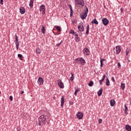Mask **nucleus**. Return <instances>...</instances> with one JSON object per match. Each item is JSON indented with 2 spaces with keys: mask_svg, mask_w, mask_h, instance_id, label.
<instances>
[{
  "mask_svg": "<svg viewBox=\"0 0 131 131\" xmlns=\"http://www.w3.org/2000/svg\"><path fill=\"white\" fill-rule=\"evenodd\" d=\"M48 116L47 115H42L38 118V125L40 126L41 124H43L45 123V121L47 120V117Z\"/></svg>",
  "mask_w": 131,
  "mask_h": 131,
  "instance_id": "nucleus-1",
  "label": "nucleus"
},
{
  "mask_svg": "<svg viewBox=\"0 0 131 131\" xmlns=\"http://www.w3.org/2000/svg\"><path fill=\"white\" fill-rule=\"evenodd\" d=\"M89 13V8H88V7L85 5V10L83 14H81L80 15V18L82 20H85V19H86V17H88V14Z\"/></svg>",
  "mask_w": 131,
  "mask_h": 131,
  "instance_id": "nucleus-2",
  "label": "nucleus"
},
{
  "mask_svg": "<svg viewBox=\"0 0 131 131\" xmlns=\"http://www.w3.org/2000/svg\"><path fill=\"white\" fill-rule=\"evenodd\" d=\"M77 64H81V65H85V60L82 57H78L75 59Z\"/></svg>",
  "mask_w": 131,
  "mask_h": 131,
  "instance_id": "nucleus-3",
  "label": "nucleus"
},
{
  "mask_svg": "<svg viewBox=\"0 0 131 131\" xmlns=\"http://www.w3.org/2000/svg\"><path fill=\"white\" fill-rule=\"evenodd\" d=\"M75 6H80L81 7H84V0H75Z\"/></svg>",
  "mask_w": 131,
  "mask_h": 131,
  "instance_id": "nucleus-4",
  "label": "nucleus"
},
{
  "mask_svg": "<svg viewBox=\"0 0 131 131\" xmlns=\"http://www.w3.org/2000/svg\"><path fill=\"white\" fill-rule=\"evenodd\" d=\"M15 40H14V42L16 47V50L18 51V50H19V46H20V44L19 43V39H18V36H17V34H15Z\"/></svg>",
  "mask_w": 131,
  "mask_h": 131,
  "instance_id": "nucleus-5",
  "label": "nucleus"
},
{
  "mask_svg": "<svg viewBox=\"0 0 131 131\" xmlns=\"http://www.w3.org/2000/svg\"><path fill=\"white\" fill-rule=\"evenodd\" d=\"M78 29L79 31H84V27H83V23H80L78 25Z\"/></svg>",
  "mask_w": 131,
  "mask_h": 131,
  "instance_id": "nucleus-6",
  "label": "nucleus"
},
{
  "mask_svg": "<svg viewBox=\"0 0 131 131\" xmlns=\"http://www.w3.org/2000/svg\"><path fill=\"white\" fill-rule=\"evenodd\" d=\"M83 52L84 55H85V56H90L91 54V51H90V49L88 48H85L83 50Z\"/></svg>",
  "mask_w": 131,
  "mask_h": 131,
  "instance_id": "nucleus-7",
  "label": "nucleus"
},
{
  "mask_svg": "<svg viewBox=\"0 0 131 131\" xmlns=\"http://www.w3.org/2000/svg\"><path fill=\"white\" fill-rule=\"evenodd\" d=\"M60 106L62 108L64 107V104H65V96H62L61 98Z\"/></svg>",
  "mask_w": 131,
  "mask_h": 131,
  "instance_id": "nucleus-8",
  "label": "nucleus"
},
{
  "mask_svg": "<svg viewBox=\"0 0 131 131\" xmlns=\"http://www.w3.org/2000/svg\"><path fill=\"white\" fill-rule=\"evenodd\" d=\"M102 24L104 25V26H107V25L109 24V20L106 18H103L102 19Z\"/></svg>",
  "mask_w": 131,
  "mask_h": 131,
  "instance_id": "nucleus-9",
  "label": "nucleus"
},
{
  "mask_svg": "<svg viewBox=\"0 0 131 131\" xmlns=\"http://www.w3.org/2000/svg\"><path fill=\"white\" fill-rule=\"evenodd\" d=\"M58 85L60 88V89H64V83H63V82H62V80H58Z\"/></svg>",
  "mask_w": 131,
  "mask_h": 131,
  "instance_id": "nucleus-10",
  "label": "nucleus"
},
{
  "mask_svg": "<svg viewBox=\"0 0 131 131\" xmlns=\"http://www.w3.org/2000/svg\"><path fill=\"white\" fill-rule=\"evenodd\" d=\"M78 119H82L83 117V114L81 112H78L76 114Z\"/></svg>",
  "mask_w": 131,
  "mask_h": 131,
  "instance_id": "nucleus-11",
  "label": "nucleus"
},
{
  "mask_svg": "<svg viewBox=\"0 0 131 131\" xmlns=\"http://www.w3.org/2000/svg\"><path fill=\"white\" fill-rule=\"evenodd\" d=\"M54 28H56L57 31H58V34H61V31H62V28L59 26H55Z\"/></svg>",
  "mask_w": 131,
  "mask_h": 131,
  "instance_id": "nucleus-12",
  "label": "nucleus"
},
{
  "mask_svg": "<svg viewBox=\"0 0 131 131\" xmlns=\"http://www.w3.org/2000/svg\"><path fill=\"white\" fill-rule=\"evenodd\" d=\"M116 52L117 55H119L120 54V52H121V49H120V46H116Z\"/></svg>",
  "mask_w": 131,
  "mask_h": 131,
  "instance_id": "nucleus-13",
  "label": "nucleus"
},
{
  "mask_svg": "<svg viewBox=\"0 0 131 131\" xmlns=\"http://www.w3.org/2000/svg\"><path fill=\"white\" fill-rule=\"evenodd\" d=\"M69 7L70 8V17H72L73 16V10L72 9V6H71V4L69 5Z\"/></svg>",
  "mask_w": 131,
  "mask_h": 131,
  "instance_id": "nucleus-14",
  "label": "nucleus"
},
{
  "mask_svg": "<svg viewBox=\"0 0 131 131\" xmlns=\"http://www.w3.org/2000/svg\"><path fill=\"white\" fill-rule=\"evenodd\" d=\"M37 82H38V84H40V85L43 84V79H42V78H41V77H39L38 79Z\"/></svg>",
  "mask_w": 131,
  "mask_h": 131,
  "instance_id": "nucleus-15",
  "label": "nucleus"
},
{
  "mask_svg": "<svg viewBox=\"0 0 131 131\" xmlns=\"http://www.w3.org/2000/svg\"><path fill=\"white\" fill-rule=\"evenodd\" d=\"M19 12L21 15H23V14H25V8L23 7H20Z\"/></svg>",
  "mask_w": 131,
  "mask_h": 131,
  "instance_id": "nucleus-16",
  "label": "nucleus"
},
{
  "mask_svg": "<svg viewBox=\"0 0 131 131\" xmlns=\"http://www.w3.org/2000/svg\"><path fill=\"white\" fill-rule=\"evenodd\" d=\"M40 12H42V11H46V6L45 5L42 4L40 6L39 8Z\"/></svg>",
  "mask_w": 131,
  "mask_h": 131,
  "instance_id": "nucleus-17",
  "label": "nucleus"
},
{
  "mask_svg": "<svg viewBox=\"0 0 131 131\" xmlns=\"http://www.w3.org/2000/svg\"><path fill=\"white\" fill-rule=\"evenodd\" d=\"M89 33H90V25L88 24L86 28L85 34H86L87 35H89Z\"/></svg>",
  "mask_w": 131,
  "mask_h": 131,
  "instance_id": "nucleus-18",
  "label": "nucleus"
},
{
  "mask_svg": "<svg viewBox=\"0 0 131 131\" xmlns=\"http://www.w3.org/2000/svg\"><path fill=\"white\" fill-rule=\"evenodd\" d=\"M69 33L70 34H73V35H74V36H76L77 35H78V34H77V33H76V32H75V31H74V30H71L70 31V32H69Z\"/></svg>",
  "mask_w": 131,
  "mask_h": 131,
  "instance_id": "nucleus-19",
  "label": "nucleus"
},
{
  "mask_svg": "<svg viewBox=\"0 0 131 131\" xmlns=\"http://www.w3.org/2000/svg\"><path fill=\"white\" fill-rule=\"evenodd\" d=\"M92 24H95L96 25H98L99 24V22L97 21V18H95L91 21Z\"/></svg>",
  "mask_w": 131,
  "mask_h": 131,
  "instance_id": "nucleus-20",
  "label": "nucleus"
},
{
  "mask_svg": "<svg viewBox=\"0 0 131 131\" xmlns=\"http://www.w3.org/2000/svg\"><path fill=\"white\" fill-rule=\"evenodd\" d=\"M110 105L112 106V107H113L114 105H115V100L112 99L110 100Z\"/></svg>",
  "mask_w": 131,
  "mask_h": 131,
  "instance_id": "nucleus-21",
  "label": "nucleus"
},
{
  "mask_svg": "<svg viewBox=\"0 0 131 131\" xmlns=\"http://www.w3.org/2000/svg\"><path fill=\"white\" fill-rule=\"evenodd\" d=\"M75 40L76 42H79L80 41V38L78 37V35L75 37Z\"/></svg>",
  "mask_w": 131,
  "mask_h": 131,
  "instance_id": "nucleus-22",
  "label": "nucleus"
},
{
  "mask_svg": "<svg viewBox=\"0 0 131 131\" xmlns=\"http://www.w3.org/2000/svg\"><path fill=\"white\" fill-rule=\"evenodd\" d=\"M34 2V0H30V3H29V6L30 7L31 9H32L33 8V2Z\"/></svg>",
  "mask_w": 131,
  "mask_h": 131,
  "instance_id": "nucleus-23",
  "label": "nucleus"
},
{
  "mask_svg": "<svg viewBox=\"0 0 131 131\" xmlns=\"http://www.w3.org/2000/svg\"><path fill=\"white\" fill-rule=\"evenodd\" d=\"M103 92V90L100 89L97 92L98 97L102 96V93Z\"/></svg>",
  "mask_w": 131,
  "mask_h": 131,
  "instance_id": "nucleus-24",
  "label": "nucleus"
},
{
  "mask_svg": "<svg viewBox=\"0 0 131 131\" xmlns=\"http://www.w3.org/2000/svg\"><path fill=\"white\" fill-rule=\"evenodd\" d=\"M125 129L127 131H130L131 130V126L129 125H126L125 126Z\"/></svg>",
  "mask_w": 131,
  "mask_h": 131,
  "instance_id": "nucleus-25",
  "label": "nucleus"
},
{
  "mask_svg": "<svg viewBox=\"0 0 131 131\" xmlns=\"http://www.w3.org/2000/svg\"><path fill=\"white\" fill-rule=\"evenodd\" d=\"M41 31L43 34H45L46 33V29L45 28V26H42V28L41 29Z\"/></svg>",
  "mask_w": 131,
  "mask_h": 131,
  "instance_id": "nucleus-26",
  "label": "nucleus"
},
{
  "mask_svg": "<svg viewBox=\"0 0 131 131\" xmlns=\"http://www.w3.org/2000/svg\"><path fill=\"white\" fill-rule=\"evenodd\" d=\"M105 61V59L101 58L100 59V67H103V61Z\"/></svg>",
  "mask_w": 131,
  "mask_h": 131,
  "instance_id": "nucleus-27",
  "label": "nucleus"
},
{
  "mask_svg": "<svg viewBox=\"0 0 131 131\" xmlns=\"http://www.w3.org/2000/svg\"><path fill=\"white\" fill-rule=\"evenodd\" d=\"M106 85L107 86H109L110 85V81L109 80V79L107 78L106 79Z\"/></svg>",
  "mask_w": 131,
  "mask_h": 131,
  "instance_id": "nucleus-28",
  "label": "nucleus"
},
{
  "mask_svg": "<svg viewBox=\"0 0 131 131\" xmlns=\"http://www.w3.org/2000/svg\"><path fill=\"white\" fill-rule=\"evenodd\" d=\"M121 89L122 90V91H124V89H125V84H124L123 83H121Z\"/></svg>",
  "mask_w": 131,
  "mask_h": 131,
  "instance_id": "nucleus-29",
  "label": "nucleus"
},
{
  "mask_svg": "<svg viewBox=\"0 0 131 131\" xmlns=\"http://www.w3.org/2000/svg\"><path fill=\"white\" fill-rule=\"evenodd\" d=\"M36 52L37 54H40V53H41V50L40 49H39V48H38L36 49Z\"/></svg>",
  "mask_w": 131,
  "mask_h": 131,
  "instance_id": "nucleus-30",
  "label": "nucleus"
},
{
  "mask_svg": "<svg viewBox=\"0 0 131 131\" xmlns=\"http://www.w3.org/2000/svg\"><path fill=\"white\" fill-rule=\"evenodd\" d=\"M71 77L70 78V79L71 81H73V80L74 79V77L73 76L74 75V74H73V73H71Z\"/></svg>",
  "mask_w": 131,
  "mask_h": 131,
  "instance_id": "nucleus-31",
  "label": "nucleus"
},
{
  "mask_svg": "<svg viewBox=\"0 0 131 131\" xmlns=\"http://www.w3.org/2000/svg\"><path fill=\"white\" fill-rule=\"evenodd\" d=\"M88 85L89 86H93V85H94V82L93 81H90Z\"/></svg>",
  "mask_w": 131,
  "mask_h": 131,
  "instance_id": "nucleus-32",
  "label": "nucleus"
},
{
  "mask_svg": "<svg viewBox=\"0 0 131 131\" xmlns=\"http://www.w3.org/2000/svg\"><path fill=\"white\" fill-rule=\"evenodd\" d=\"M79 92V89H77L75 90V92H74V95L75 96H77V92Z\"/></svg>",
  "mask_w": 131,
  "mask_h": 131,
  "instance_id": "nucleus-33",
  "label": "nucleus"
},
{
  "mask_svg": "<svg viewBox=\"0 0 131 131\" xmlns=\"http://www.w3.org/2000/svg\"><path fill=\"white\" fill-rule=\"evenodd\" d=\"M17 56H18V58H20V60H23V59H22V58H23V55H22V54H18L17 55Z\"/></svg>",
  "mask_w": 131,
  "mask_h": 131,
  "instance_id": "nucleus-34",
  "label": "nucleus"
},
{
  "mask_svg": "<svg viewBox=\"0 0 131 131\" xmlns=\"http://www.w3.org/2000/svg\"><path fill=\"white\" fill-rule=\"evenodd\" d=\"M105 78H106V75L104 74L101 80H102V81H104L105 80Z\"/></svg>",
  "mask_w": 131,
  "mask_h": 131,
  "instance_id": "nucleus-35",
  "label": "nucleus"
},
{
  "mask_svg": "<svg viewBox=\"0 0 131 131\" xmlns=\"http://www.w3.org/2000/svg\"><path fill=\"white\" fill-rule=\"evenodd\" d=\"M124 107H125L124 112L125 113L126 111H128V107L126 106V104H124Z\"/></svg>",
  "mask_w": 131,
  "mask_h": 131,
  "instance_id": "nucleus-36",
  "label": "nucleus"
},
{
  "mask_svg": "<svg viewBox=\"0 0 131 131\" xmlns=\"http://www.w3.org/2000/svg\"><path fill=\"white\" fill-rule=\"evenodd\" d=\"M126 55L127 56L128 55V53H129V49H126L125 51Z\"/></svg>",
  "mask_w": 131,
  "mask_h": 131,
  "instance_id": "nucleus-37",
  "label": "nucleus"
},
{
  "mask_svg": "<svg viewBox=\"0 0 131 131\" xmlns=\"http://www.w3.org/2000/svg\"><path fill=\"white\" fill-rule=\"evenodd\" d=\"M118 68H120V69H121V64H120V62H118Z\"/></svg>",
  "mask_w": 131,
  "mask_h": 131,
  "instance_id": "nucleus-38",
  "label": "nucleus"
},
{
  "mask_svg": "<svg viewBox=\"0 0 131 131\" xmlns=\"http://www.w3.org/2000/svg\"><path fill=\"white\" fill-rule=\"evenodd\" d=\"M102 119H98V123H99V124L102 123Z\"/></svg>",
  "mask_w": 131,
  "mask_h": 131,
  "instance_id": "nucleus-39",
  "label": "nucleus"
},
{
  "mask_svg": "<svg viewBox=\"0 0 131 131\" xmlns=\"http://www.w3.org/2000/svg\"><path fill=\"white\" fill-rule=\"evenodd\" d=\"M62 42L63 41H61V42L59 43L56 44V47H60V46L61 45V43H62Z\"/></svg>",
  "mask_w": 131,
  "mask_h": 131,
  "instance_id": "nucleus-40",
  "label": "nucleus"
},
{
  "mask_svg": "<svg viewBox=\"0 0 131 131\" xmlns=\"http://www.w3.org/2000/svg\"><path fill=\"white\" fill-rule=\"evenodd\" d=\"M111 80H112L113 82H115V79H114V77H112L111 78Z\"/></svg>",
  "mask_w": 131,
  "mask_h": 131,
  "instance_id": "nucleus-41",
  "label": "nucleus"
},
{
  "mask_svg": "<svg viewBox=\"0 0 131 131\" xmlns=\"http://www.w3.org/2000/svg\"><path fill=\"white\" fill-rule=\"evenodd\" d=\"M1 5H4V0H0Z\"/></svg>",
  "mask_w": 131,
  "mask_h": 131,
  "instance_id": "nucleus-42",
  "label": "nucleus"
},
{
  "mask_svg": "<svg viewBox=\"0 0 131 131\" xmlns=\"http://www.w3.org/2000/svg\"><path fill=\"white\" fill-rule=\"evenodd\" d=\"M9 100H10V101H13V96H10L9 97Z\"/></svg>",
  "mask_w": 131,
  "mask_h": 131,
  "instance_id": "nucleus-43",
  "label": "nucleus"
},
{
  "mask_svg": "<svg viewBox=\"0 0 131 131\" xmlns=\"http://www.w3.org/2000/svg\"><path fill=\"white\" fill-rule=\"evenodd\" d=\"M103 82V81L102 80H99V84L102 85V83Z\"/></svg>",
  "mask_w": 131,
  "mask_h": 131,
  "instance_id": "nucleus-44",
  "label": "nucleus"
},
{
  "mask_svg": "<svg viewBox=\"0 0 131 131\" xmlns=\"http://www.w3.org/2000/svg\"><path fill=\"white\" fill-rule=\"evenodd\" d=\"M69 104H70V105H73L74 103H73V102L70 101L69 102Z\"/></svg>",
  "mask_w": 131,
  "mask_h": 131,
  "instance_id": "nucleus-45",
  "label": "nucleus"
},
{
  "mask_svg": "<svg viewBox=\"0 0 131 131\" xmlns=\"http://www.w3.org/2000/svg\"><path fill=\"white\" fill-rule=\"evenodd\" d=\"M42 15H45V14H46V11L45 10L42 11Z\"/></svg>",
  "mask_w": 131,
  "mask_h": 131,
  "instance_id": "nucleus-46",
  "label": "nucleus"
},
{
  "mask_svg": "<svg viewBox=\"0 0 131 131\" xmlns=\"http://www.w3.org/2000/svg\"><path fill=\"white\" fill-rule=\"evenodd\" d=\"M121 13L123 12V9L122 8H120Z\"/></svg>",
  "mask_w": 131,
  "mask_h": 131,
  "instance_id": "nucleus-47",
  "label": "nucleus"
},
{
  "mask_svg": "<svg viewBox=\"0 0 131 131\" xmlns=\"http://www.w3.org/2000/svg\"><path fill=\"white\" fill-rule=\"evenodd\" d=\"M21 95H23L24 94V91H22L20 93Z\"/></svg>",
  "mask_w": 131,
  "mask_h": 131,
  "instance_id": "nucleus-48",
  "label": "nucleus"
},
{
  "mask_svg": "<svg viewBox=\"0 0 131 131\" xmlns=\"http://www.w3.org/2000/svg\"><path fill=\"white\" fill-rule=\"evenodd\" d=\"M125 114H126V115H127V114H128V113H127V111H126V112H125Z\"/></svg>",
  "mask_w": 131,
  "mask_h": 131,
  "instance_id": "nucleus-49",
  "label": "nucleus"
},
{
  "mask_svg": "<svg viewBox=\"0 0 131 131\" xmlns=\"http://www.w3.org/2000/svg\"><path fill=\"white\" fill-rule=\"evenodd\" d=\"M128 62H130V60H128Z\"/></svg>",
  "mask_w": 131,
  "mask_h": 131,
  "instance_id": "nucleus-50",
  "label": "nucleus"
},
{
  "mask_svg": "<svg viewBox=\"0 0 131 131\" xmlns=\"http://www.w3.org/2000/svg\"><path fill=\"white\" fill-rule=\"evenodd\" d=\"M104 7L105 8V9H106V6H104Z\"/></svg>",
  "mask_w": 131,
  "mask_h": 131,
  "instance_id": "nucleus-51",
  "label": "nucleus"
},
{
  "mask_svg": "<svg viewBox=\"0 0 131 131\" xmlns=\"http://www.w3.org/2000/svg\"><path fill=\"white\" fill-rule=\"evenodd\" d=\"M1 94H2V92L0 91V95H1Z\"/></svg>",
  "mask_w": 131,
  "mask_h": 131,
  "instance_id": "nucleus-52",
  "label": "nucleus"
},
{
  "mask_svg": "<svg viewBox=\"0 0 131 131\" xmlns=\"http://www.w3.org/2000/svg\"><path fill=\"white\" fill-rule=\"evenodd\" d=\"M53 33H54V32H53V31H52Z\"/></svg>",
  "mask_w": 131,
  "mask_h": 131,
  "instance_id": "nucleus-53",
  "label": "nucleus"
},
{
  "mask_svg": "<svg viewBox=\"0 0 131 131\" xmlns=\"http://www.w3.org/2000/svg\"><path fill=\"white\" fill-rule=\"evenodd\" d=\"M79 131H82L81 130H79Z\"/></svg>",
  "mask_w": 131,
  "mask_h": 131,
  "instance_id": "nucleus-54",
  "label": "nucleus"
}]
</instances>
